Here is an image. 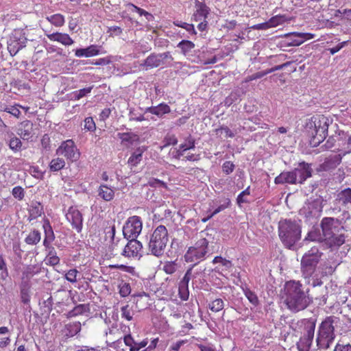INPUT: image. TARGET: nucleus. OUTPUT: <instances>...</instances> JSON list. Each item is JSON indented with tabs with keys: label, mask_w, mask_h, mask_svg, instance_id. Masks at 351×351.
<instances>
[{
	"label": "nucleus",
	"mask_w": 351,
	"mask_h": 351,
	"mask_svg": "<svg viewBox=\"0 0 351 351\" xmlns=\"http://www.w3.org/2000/svg\"><path fill=\"white\" fill-rule=\"evenodd\" d=\"M43 206L38 202H33L29 208V220H33L40 217L43 213Z\"/></svg>",
	"instance_id": "obj_31"
},
{
	"label": "nucleus",
	"mask_w": 351,
	"mask_h": 351,
	"mask_svg": "<svg viewBox=\"0 0 351 351\" xmlns=\"http://www.w3.org/2000/svg\"><path fill=\"white\" fill-rule=\"evenodd\" d=\"M19 108H23V109H25V110H27L28 108H25L18 104H15L13 106H5L4 108H3V111L4 112H6L10 114H12V116L16 117V118H19V117L21 116V111L19 110Z\"/></svg>",
	"instance_id": "obj_37"
},
{
	"label": "nucleus",
	"mask_w": 351,
	"mask_h": 351,
	"mask_svg": "<svg viewBox=\"0 0 351 351\" xmlns=\"http://www.w3.org/2000/svg\"><path fill=\"white\" fill-rule=\"evenodd\" d=\"M127 6L131 7L133 9V11L136 12L140 16H143L145 17V19L150 21L154 19V16L152 14L149 13L148 12L144 10L143 9H141L136 5H134L132 3H128Z\"/></svg>",
	"instance_id": "obj_42"
},
{
	"label": "nucleus",
	"mask_w": 351,
	"mask_h": 351,
	"mask_svg": "<svg viewBox=\"0 0 351 351\" xmlns=\"http://www.w3.org/2000/svg\"><path fill=\"white\" fill-rule=\"evenodd\" d=\"M119 293L122 298L128 296L131 293V287L129 283L121 281L118 285Z\"/></svg>",
	"instance_id": "obj_39"
},
{
	"label": "nucleus",
	"mask_w": 351,
	"mask_h": 351,
	"mask_svg": "<svg viewBox=\"0 0 351 351\" xmlns=\"http://www.w3.org/2000/svg\"><path fill=\"white\" fill-rule=\"evenodd\" d=\"M337 322V318L334 316L327 317L320 324L316 342L319 349L327 350L333 343L335 335L334 324Z\"/></svg>",
	"instance_id": "obj_5"
},
{
	"label": "nucleus",
	"mask_w": 351,
	"mask_h": 351,
	"mask_svg": "<svg viewBox=\"0 0 351 351\" xmlns=\"http://www.w3.org/2000/svg\"><path fill=\"white\" fill-rule=\"evenodd\" d=\"M160 58V56H158V54H151L145 60L144 62L141 64V66L144 67L145 70L158 67L162 64Z\"/></svg>",
	"instance_id": "obj_27"
},
{
	"label": "nucleus",
	"mask_w": 351,
	"mask_h": 351,
	"mask_svg": "<svg viewBox=\"0 0 351 351\" xmlns=\"http://www.w3.org/2000/svg\"><path fill=\"white\" fill-rule=\"evenodd\" d=\"M178 47L181 49L183 54L186 55L195 47V45L190 40H182L178 44Z\"/></svg>",
	"instance_id": "obj_38"
},
{
	"label": "nucleus",
	"mask_w": 351,
	"mask_h": 351,
	"mask_svg": "<svg viewBox=\"0 0 351 351\" xmlns=\"http://www.w3.org/2000/svg\"><path fill=\"white\" fill-rule=\"evenodd\" d=\"M89 311L88 306L87 304H79L74 307L71 311H70L67 316L69 317H75L80 315H82Z\"/></svg>",
	"instance_id": "obj_36"
},
{
	"label": "nucleus",
	"mask_w": 351,
	"mask_h": 351,
	"mask_svg": "<svg viewBox=\"0 0 351 351\" xmlns=\"http://www.w3.org/2000/svg\"><path fill=\"white\" fill-rule=\"evenodd\" d=\"M346 145V150L343 153V156L351 152V136L348 137ZM341 154L330 155L326 158L324 165L328 168L335 167L341 162Z\"/></svg>",
	"instance_id": "obj_16"
},
{
	"label": "nucleus",
	"mask_w": 351,
	"mask_h": 351,
	"mask_svg": "<svg viewBox=\"0 0 351 351\" xmlns=\"http://www.w3.org/2000/svg\"><path fill=\"white\" fill-rule=\"evenodd\" d=\"M121 317L128 321L133 319L134 311L132 307L126 304L121 308Z\"/></svg>",
	"instance_id": "obj_41"
},
{
	"label": "nucleus",
	"mask_w": 351,
	"mask_h": 351,
	"mask_svg": "<svg viewBox=\"0 0 351 351\" xmlns=\"http://www.w3.org/2000/svg\"><path fill=\"white\" fill-rule=\"evenodd\" d=\"M178 291L180 298L182 300L186 301L189 299V285L179 283Z\"/></svg>",
	"instance_id": "obj_48"
},
{
	"label": "nucleus",
	"mask_w": 351,
	"mask_h": 351,
	"mask_svg": "<svg viewBox=\"0 0 351 351\" xmlns=\"http://www.w3.org/2000/svg\"><path fill=\"white\" fill-rule=\"evenodd\" d=\"M178 140L174 135L167 136L165 138V145L163 147H167L171 145H176Z\"/></svg>",
	"instance_id": "obj_61"
},
{
	"label": "nucleus",
	"mask_w": 351,
	"mask_h": 351,
	"mask_svg": "<svg viewBox=\"0 0 351 351\" xmlns=\"http://www.w3.org/2000/svg\"><path fill=\"white\" fill-rule=\"evenodd\" d=\"M66 221L71 224L73 229L80 233L83 228L84 218L77 206H70L65 213Z\"/></svg>",
	"instance_id": "obj_11"
},
{
	"label": "nucleus",
	"mask_w": 351,
	"mask_h": 351,
	"mask_svg": "<svg viewBox=\"0 0 351 351\" xmlns=\"http://www.w3.org/2000/svg\"><path fill=\"white\" fill-rule=\"evenodd\" d=\"M315 329V323L312 322L305 326V332L297 343L299 351H309L312 345Z\"/></svg>",
	"instance_id": "obj_13"
},
{
	"label": "nucleus",
	"mask_w": 351,
	"mask_h": 351,
	"mask_svg": "<svg viewBox=\"0 0 351 351\" xmlns=\"http://www.w3.org/2000/svg\"><path fill=\"white\" fill-rule=\"evenodd\" d=\"M302 228L300 222L291 219L280 220L278 223V236L283 245L293 250L301 239Z\"/></svg>",
	"instance_id": "obj_4"
},
{
	"label": "nucleus",
	"mask_w": 351,
	"mask_h": 351,
	"mask_svg": "<svg viewBox=\"0 0 351 351\" xmlns=\"http://www.w3.org/2000/svg\"><path fill=\"white\" fill-rule=\"evenodd\" d=\"M215 134L217 136H223L226 138H232L234 136V134L227 126H222L216 129Z\"/></svg>",
	"instance_id": "obj_46"
},
{
	"label": "nucleus",
	"mask_w": 351,
	"mask_h": 351,
	"mask_svg": "<svg viewBox=\"0 0 351 351\" xmlns=\"http://www.w3.org/2000/svg\"><path fill=\"white\" fill-rule=\"evenodd\" d=\"M301 287V284L295 281H289L285 284V302L288 308L294 312L306 308L311 302V300L302 290Z\"/></svg>",
	"instance_id": "obj_3"
},
{
	"label": "nucleus",
	"mask_w": 351,
	"mask_h": 351,
	"mask_svg": "<svg viewBox=\"0 0 351 351\" xmlns=\"http://www.w3.org/2000/svg\"><path fill=\"white\" fill-rule=\"evenodd\" d=\"M143 228V221L140 217L134 215L130 217L123 227V234L127 239H136Z\"/></svg>",
	"instance_id": "obj_9"
},
{
	"label": "nucleus",
	"mask_w": 351,
	"mask_h": 351,
	"mask_svg": "<svg viewBox=\"0 0 351 351\" xmlns=\"http://www.w3.org/2000/svg\"><path fill=\"white\" fill-rule=\"evenodd\" d=\"M234 169V165L230 161H226L222 165V170L226 174L231 173Z\"/></svg>",
	"instance_id": "obj_58"
},
{
	"label": "nucleus",
	"mask_w": 351,
	"mask_h": 351,
	"mask_svg": "<svg viewBox=\"0 0 351 351\" xmlns=\"http://www.w3.org/2000/svg\"><path fill=\"white\" fill-rule=\"evenodd\" d=\"M224 307L223 301L220 299H216L209 304V308L213 312H219L221 311Z\"/></svg>",
	"instance_id": "obj_45"
},
{
	"label": "nucleus",
	"mask_w": 351,
	"mask_h": 351,
	"mask_svg": "<svg viewBox=\"0 0 351 351\" xmlns=\"http://www.w3.org/2000/svg\"><path fill=\"white\" fill-rule=\"evenodd\" d=\"M164 271L169 274H171L176 270V264L173 262H168L163 266Z\"/></svg>",
	"instance_id": "obj_59"
},
{
	"label": "nucleus",
	"mask_w": 351,
	"mask_h": 351,
	"mask_svg": "<svg viewBox=\"0 0 351 351\" xmlns=\"http://www.w3.org/2000/svg\"><path fill=\"white\" fill-rule=\"evenodd\" d=\"M56 154L63 156L71 161L77 160L80 156V152L72 140H66L62 142L57 149Z\"/></svg>",
	"instance_id": "obj_12"
},
{
	"label": "nucleus",
	"mask_w": 351,
	"mask_h": 351,
	"mask_svg": "<svg viewBox=\"0 0 351 351\" xmlns=\"http://www.w3.org/2000/svg\"><path fill=\"white\" fill-rule=\"evenodd\" d=\"M130 239L122 252V255L128 258L141 256V253L143 248L141 243L137 241L136 239Z\"/></svg>",
	"instance_id": "obj_14"
},
{
	"label": "nucleus",
	"mask_w": 351,
	"mask_h": 351,
	"mask_svg": "<svg viewBox=\"0 0 351 351\" xmlns=\"http://www.w3.org/2000/svg\"><path fill=\"white\" fill-rule=\"evenodd\" d=\"M334 351H351V344H340L337 343L335 346Z\"/></svg>",
	"instance_id": "obj_62"
},
{
	"label": "nucleus",
	"mask_w": 351,
	"mask_h": 351,
	"mask_svg": "<svg viewBox=\"0 0 351 351\" xmlns=\"http://www.w3.org/2000/svg\"><path fill=\"white\" fill-rule=\"evenodd\" d=\"M214 241V236L208 230L199 232L197 241L189 247L184 254V260L187 263H193V266L204 261L207 255L213 253L210 244Z\"/></svg>",
	"instance_id": "obj_2"
},
{
	"label": "nucleus",
	"mask_w": 351,
	"mask_h": 351,
	"mask_svg": "<svg viewBox=\"0 0 351 351\" xmlns=\"http://www.w3.org/2000/svg\"><path fill=\"white\" fill-rule=\"evenodd\" d=\"M33 276V268L30 266H28L23 271L22 278L29 279L31 276Z\"/></svg>",
	"instance_id": "obj_64"
},
{
	"label": "nucleus",
	"mask_w": 351,
	"mask_h": 351,
	"mask_svg": "<svg viewBox=\"0 0 351 351\" xmlns=\"http://www.w3.org/2000/svg\"><path fill=\"white\" fill-rule=\"evenodd\" d=\"M230 205V200L229 199H226L223 204L219 205L213 213L210 215L208 216V218H211L214 215H217V213H220L221 211L223 210L224 209L229 207Z\"/></svg>",
	"instance_id": "obj_53"
},
{
	"label": "nucleus",
	"mask_w": 351,
	"mask_h": 351,
	"mask_svg": "<svg viewBox=\"0 0 351 351\" xmlns=\"http://www.w3.org/2000/svg\"><path fill=\"white\" fill-rule=\"evenodd\" d=\"M169 241V235L165 226H158L150 236L148 243L149 251L156 256H162Z\"/></svg>",
	"instance_id": "obj_6"
},
{
	"label": "nucleus",
	"mask_w": 351,
	"mask_h": 351,
	"mask_svg": "<svg viewBox=\"0 0 351 351\" xmlns=\"http://www.w3.org/2000/svg\"><path fill=\"white\" fill-rule=\"evenodd\" d=\"M308 132L311 136V143L313 146L318 145L322 143L328 134V119L324 116L313 117L309 123Z\"/></svg>",
	"instance_id": "obj_7"
},
{
	"label": "nucleus",
	"mask_w": 351,
	"mask_h": 351,
	"mask_svg": "<svg viewBox=\"0 0 351 351\" xmlns=\"http://www.w3.org/2000/svg\"><path fill=\"white\" fill-rule=\"evenodd\" d=\"M78 271L76 269H71L65 273L64 277L69 282L75 283L77 280Z\"/></svg>",
	"instance_id": "obj_47"
},
{
	"label": "nucleus",
	"mask_w": 351,
	"mask_h": 351,
	"mask_svg": "<svg viewBox=\"0 0 351 351\" xmlns=\"http://www.w3.org/2000/svg\"><path fill=\"white\" fill-rule=\"evenodd\" d=\"M285 21V16L282 15H276L275 16L271 17L269 21L268 24L269 27H276L279 25H282Z\"/></svg>",
	"instance_id": "obj_49"
},
{
	"label": "nucleus",
	"mask_w": 351,
	"mask_h": 351,
	"mask_svg": "<svg viewBox=\"0 0 351 351\" xmlns=\"http://www.w3.org/2000/svg\"><path fill=\"white\" fill-rule=\"evenodd\" d=\"M146 112L155 114L158 117L167 114L170 112L169 106L166 104H160L156 106L149 107L146 109Z\"/></svg>",
	"instance_id": "obj_28"
},
{
	"label": "nucleus",
	"mask_w": 351,
	"mask_h": 351,
	"mask_svg": "<svg viewBox=\"0 0 351 351\" xmlns=\"http://www.w3.org/2000/svg\"><path fill=\"white\" fill-rule=\"evenodd\" d=\"M93 87H87L84 88L80 89L78 90H75L72 93V99L79 100L81 98L86 96L88 93H90L92 90Z\"/></svg>",
	"instance_id": "obj_40"
},
{
	"label": "nucleus",
	"mask_w": 351,
	"mask_h": 351,
	"mask_svg": "<svg viewBox=\"0 0 351 351\" xmlns=\"http://www.w3.org/2000/svg\"><path fill=\"white\" fill-rule=\"evenodd\" d=\"M12 195L19 200H21L24 197V189L21 186H15L12 189Z\"/></svg>",
	"instance_id": "obj_55"
},
{
	"label": "nucleus",
	"mask_w": 351,
	"mask_h": 351,
	"mask_svg": "<svg viewBox=\"0 0 351 351\" xmlns=\"http://www.w3.org/2000/svg\"><path fill=\"white\" fill-rule=\"evenodd\" d=\"M194 148H195V140L193 138H191V136H189L186 139V141L184 143H182L179 146V149H177L176 152V154L175 155V156L176 158H180V156L184 155V153L186 150H189V149H194Z\"/></svg>",
	"instance_id": "obj_29"
},
{
	"label": "nucleus",
	"mask_w": 351,
	"mask_h": 351,
	"mask_svg": "<svg viewBox=\"0 0 351 351\" xmlns=\"http://www.w3.org/2000/svg\"><path fill=\"white\" fill-rule=\"evenodd\" d=\"M41 239V234L37 230H34L26 237L25 242L28 245H36Z\"/></svg>",
	"instance_id": "obj_34"
},
{
	"label": "nucleus",
	"mask_w": 351,
	"mask_h": 351,
	"mask_svg": "<svg viewBox=\"0 0 351 351\" xmlns=\"http://www.w3.org/2000/svg\"><path fill=\"white\" fill-rule=\"evenodd\" d=\"M65 166L64 159L57 158L53 159L50 162V169L53 171H58L62 169Z\"/></svg>",
	"instance_id": "obj_43"
},
{
	"label": "nucleus",
	"mask_w": 351,
	"mask_h": 351,
	"mask_svg": "<svg viewBox=\"0 0 351 351\" xmlns=\"http://www.w3.org/2000/svg\"><path fill=\"white\" fill-rule=\"evenodd\" d=\"M47 37L51 41H56L65 46H69L73 44V40L69 34L65 33H52L47 34Z\"/></svg>",
	"instance_id": "obj_19"
},
{
	"label": "nucleus",
	"mask_w": 351,
	"mask_h": 351,
	"mask_svg": "<svg viewBox=\"0 0 351 351\" xmlns=\"http://www.w3.org/2000/svg\"><path fill=\"white\" fill-rule=\"evenodd\" d=\"M98 196L106 202H110L114 197V188L107 184H101L98 189Z\"/></svg>",
	"instance_id": "obj_24"
},
{
	"label": "nucleus",
	"mask_w": 351,
	"mask_h": 351,
	"mask_svg": "<svg viewBox=\"0 0 351 351\" xmlns=\"http://www.w3.org/2000/svg\"><path fill=\"white\" fill-rule=\"evenodd\" d=\"M192 268L188 269L184 274L183 278L180 280V283L189 285V282L191 278Z\"/></svg>",
	"instance_id": "obj_63"
},
{
	"label": "nucleus",
	"mask_w": 351,
	"mask_h": 351,
	"mask_svg": "<svg viewBox=\"0 0 351 351\" xmlns=\"http://www.w3.org/2000/svg\"><path fill=\"white\" fill-rule=\"evenodd\" d=\"M296 178V183H302L308 178L311 176V169L308 164L301 162L293 170Z\"/></svg>",
	"instance_id": "obj_18"
},
{
	"label": "nucleus",
	"mask_w": 351,
	"mask_h": 351,
	"mask_svg": "<svg viewBox=\"0 0 351 351\" xmlns=\"http://www.w3.org/2000/svg\"><path fill=\"white\" fill-rule=\"evenodd\" d=\"M274 182L276 184H295L296 178L294 174L293 171H285L281 173L279 176H278L275 180Z\"/></svg>",
	"instance_id": "obj_23"
},
{
	"label": "nucleus",
	"mask_w": 351,
	"mask_h": 351,
	"mask_svg": "<svg viewBox=\"0 0 351 351\" xmlns=\"http://www.w3.org/2000/svg\"><path fill=\"white\" fill-rule=\"evenodd\" d=\"M22 146V143L21 140L17 137H12L9 143L10 148L14 152H18L21 149Z\"/></svg>",
	"instance_id": "obj_50"
},
{
	"label": "nucleus",
	"mask_w": 351,
	"mask_h": 351,
	"mask_svg": "<svg viewBox=\"0 0 351 351\" xmlns=\"http://www.w3.org/2000/svg\"><path fill=\"white\" fill-rule=\"evenodd\" d=\"M84 129L90 132L95 130L96 125L92 117H86L84 119Z\"/></svg>",
	"instance_id": "obj_54"
},
{
	"label": "nucleus",
	"mask_w": 351,
	"mask_h": 351,
	"mask_svg": "<svg viewBox=\"0 0 351 351\" xmlns=\"http://www.w3.org/2000/svg\"><path fill=\"white\" fill-rule=\"evenodd\" d=\"M250 194V186L247 187L244 191L239 193L237 196V202L239 206H241L243 203L247 202V200L244 198L245 195Z\"/></svg>",
	"instance_id": "obj_52"
},
{
	"label": "nucleus",
	"mask_w": 351,
	"mask_h": 351,
	"mask_svg": "<svg viewBox=\"0 0 351 351\" xmlns=\"http://www.w3.org/2000/svg\"><path fill=\"white\" fill-rule=\"evenodd\" d=\"M101 47L97 45H92L86 48L77 49L75 51V56L76 57H93L101 53L99 49Z\"/></svg>",
	"instance_id": "obj_20"
},
{
	"label": "nucleus",
	"mask_w": 351,
	"mask_h": 351,
	"mask_svg": "<svg viewBox=\"0 0 351 351\" xmlns=\"http://www.w3.org/2000/svg\"><path fill=\"white\" fill-rule=\"evenodd\" d=\"M242 290L245 296L254 306H257L259 304V300L255 292L247 287H243Z\"/></svg>",
	"instance_id": "obj_33"
},
{
	"label": "nucleus",
	"mask_w": 351,
	"mask_h": 351,
	"mask_svg": "<svg viewBox=\"0 0 351 351\" xmlns=\"http://www.w3.org/2000/svg\"><path fill=\"white\" fill-rule=\"evenodd\" d=\"M117 136L121 140V143L128 147L138 141V135L132 132L118 133Z\"/></svg>",
	"instance_id": "obj_25"
},
{
	"label": "nucleus",
	"mask_w": 351,
	"mask_h": 351,
	"mask_svg": "<svg viewBox=\"0 0 351 351\" xmlns=\"http://www.w3.org/2000/svg\"><path fill=\"white\" fill-rule=\"evenodd\" d=\"M173 24L176 26H178V27H182V28L186 29L189 33H190L191 34H194V35L196 34V32H195L194 25L193 24L187 23L182 22V21H178V20L175 21L173 22Z\"/></svg>",
	"instance_id": "obj_44"
},
{
	"label": "nucleus",
	"mask_w": 351,
	"mask_h": 351,
	"mask_svg": "<svg viewBox=\"0 0 351 351\" xmlns=\"http://www.w3.org/2000/svg\"><path fill=\"white\" fill-rule=\"evenodd\" d=\"M32 124L29 121L22 122L17 134L23 139L28 140L32 136Z\"/></svg>",
	"instance_id": "obj_26"
},
{
	"label": "nucleus",
	"mask_w": 351,
	"mask_h": 351,
	"mask_svg": "<svg viewBox=\"0 0 351 351\" xmlns=\"http://www.w3.org/2000/svg\"><path fill=\"white\" fill-rule=\"evenodd\" d=\"M319 206L318 202H312L307 204L308 209L309 210V213L311 215L315 214L317 212H319L321 210L320 207H317Z\"/></svg>",
	"instance_id": "obj_57"
},
{
	"label": "nucleus",
	"mask_w": 351,
	"mask_h": 351,
	"mask_svg": "<svg viewBox=\"0 0 351 351\" xmlns=\"http://www.w3.org/2000/svg\"><path fill=\"white\" fill-rule=\"evenodd\" d=\"M195 11L193 15V19L195 21L206 20L210 14V10L206 3L198 0H195Z\"/></svg>",
	"instance_id": "obj_17"
},
{
	"label": "nucleus",
	"mask_w": 351,
	"mask_h": 351,
	"mask_svg": "<svg viewBox=\"0 0 351 351\" xmlns=\"http://www.w3.org/2000/svg\"><path fill=\"white\" fill-rule=\"evenodd\" d=\"M125 344L130 348V351H135L133 347L136 346V342L130 334L125 335L123 338Z\"/></svg>",
	"instance_id": "obj_56"
},
{
	"label": "nucleus",
	"mask_w": 351,
	"mask_h": 351,
	"mask_svg": "<svg viewBox=\"0 0 351 351\" xmlns=\"http://www.w3.org/2000/svg\"><path fill=\"white\" fill-rule=\"evenodd\" d=\"M323 237L316 230L310 231L304 240L311 241H324L329 247H339L345 243V237L339 232L340 226L338 220L331 217L324 218L322 221Z\"/></svg>",
	"instance_id": "obj_1"
},
{
	"label": "nucleus",
	"mask_w": 351,
	"mask_h": 351,
	"mask_svg": "<svg viewBox=\"0 0 351 351\" xmlns=\"http://www.w3.org/2000/svg\"><path fill=\"white\" fill-rule=\"evenodd\" d=\"M338 199L343 205L351 204V189L348 188L338 194Z\"/></svg>",
	"instance_id": "obj_35"
},
{
	"label": "nucleus",
	"mask_w": 351,
	"mask_h": 351,
	"mask_svg": "<svg viewBox=\"0 0 351 351\" xmlns=\"http://www.w3.org/2000/svg\"><path fill=\"white\" fill-rule=\"evenodd\" d=\"M145 146L138 147L128 158V163L131 167H136L142 160L143 154L146 151Z\"/></svg>",
	"instance_id": "obj_22"
},
{
	"label": "nucleus",
	"mask_w": 351,
	"mask_h": 351,
	"mask_svg": "<svg viewBox=\"0 0 351 351\" xmlns=\"http://www.w3.org/2000/svg\"><path fill=\"white\" fill-rule=\"evenodd\" d=\"M27 38L22 29H14L8 41V50L12 56H15L26 46Z\"/></svg>",
	"instance_id": "obj_10"
},
{
	"label": "nucleus",
	"mask_w": 351,
	"mask_h": 351,
	"mask_svg": "<svg viewBox=\"0 0 351 351\" xmlns=\"http://www.w3.org/2000/svg\"><path fill=\"white\" fill-rule=\"evenodd\" d=\"M287 43L291 46H299L306 40L314 38V34L311 33L292 32L286 35Z\"/></svg>",
	"instance_id": "obj_15"
},
{
	"label": "nucleus",
	"mask_w": 351,
	"mask_h": 351,
	"mask_svg": "<svg viewBox=\"0 0 351 351\" xmlns=\"http://www.w3.org/2000/svg\"><path fill=\"white\" fill-rule=\"evenodd\" d=\"M237 100V94L236 93H231V94L225 99L224 105L226 106H230Z\"/></svg>",
	"instance_id": "obj_60"
},
{
	"label": "nucleus",
	"mask_w": 351,
	"mask_h": 351,
	"mask_svg": "<svg viewBox=\"0 0 351 351\" xmlns=\"http://www.w3.org/2000/svg\"><path fill=\"white\" fill-rule=\"evenodd\" d=\"M322 253L316 247H313L303 256L301 261L302 271L305 278L311 276L315 271Z\"/></svg>",
	"instance_id": "obj_8"
},
{
	"label": "nucleus",
	"mask_w": 351,
	"mask_h": 351,
	"mask_svg": "<svg viewBox=\"0 0 351 351\" xmlns=\"http://www.w3.org/2000/svg\"><path fill=\"white\" fill-rule=\"evenodd\" d=\"M81 330V324L79 322H72L66 324L64 333L67 337H72L76 335Z\"/></svg>",
	"instance_id": "obj_30"
},
{
	"label": "nucleus",
	"mask_w": 351,
	"mask_h": 351,
	"mask_svg": "<svg viewBox=\"0 0 351 351\" xmlns=\"http://www.w3.org/2000/svg\"><path fill=\"white\" fill-rule=\"evenodd\" d=\"M43 228L45 233L43 245L45 247H49V245L55 239V234L49 220H45Z\"/></svg>",
	"instance_id": "obj_21"
},
{
	"label": "nucleus",
	"mask_w": 351,
	"mask_h": 351,
	"mask_svg": "<svg viewBox=\"0 0 351 351\" xmlns=\"http://www.w3.org/2000/svg\"><path fill=\"white\" fill-rule=\"evenodd\" d=\"M21 299L24 304H28L30 301L29 288L25 286L21 289Z\"/></svg>",
	"instance_id": "obj_51"
},
{
	"label": "nucleus",
	"mask_w": 351,
	"mask_h": 351,
	"mask_svg": "<svg viewBox=\"0 0 351 351\" xmlns=\"http://www.w3.org/2000/svg\"><path fill=\"white\" fill-rule=\"evenodd\" d=\"M45 19L51 25L57 27H62L65 23L64 16L61 14H54L52 15H49L47 16Z\"/></svg>",
	"instance_id": "obj_32"
}]
</instances>
